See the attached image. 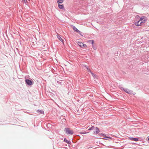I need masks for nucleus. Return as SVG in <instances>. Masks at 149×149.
I'll return each mask as SVG.
<instances>
[{"label":"nucleus","instance_id":"obj_1","mask_svg":"<svg viewBox=\"0 0 149 149\" xmlns=\"http://www.w3.org/2000/svg\"><path fill=\"white\" fill-rule=\"evenodd\" d=\"M146 21V17L144 16H142L140 17L139 21L135 22L134 24L136 26H141L142 24L145 23Z\"/></svg>","mask_w":149,"mask_h":149},{"label":"nucleus","instance_id":"obj_2","mask_svg":"<svg viewBox=\"0 0 149 149\" xmlns=\"http://www.w3.org/2000/svg\"><path fill=\"white\" fill-rule=\"evenodd\" d=\"M65 130L66 133L67 134H73V131L69 128H66Z\"/></svg>","mask_w":149,"mask_h":149},{"label":"nucleus","instance_id":"obj_3","mask_svg":"<svg viewBox=\"0 0 149 149\" xmlns=\"http://www.w3.org/2000/svg\"><path fill=\"white\" fill-rule=\"evenodd\" d=\"M77 44L81 47L85 48L87 47V45H86L84 44L82 42H77Z\"/></svg>","mask_w":149,"mask_h":149},{"label":"nucleus","instance_id":"obj_4","mask_svg":"<svg viewBox=\"0 0 149 149\" xmlns=\"http://www.w3.org/2000/svg\"><path fill=\"white\" fill-rule=\"evenodd\" d=\"M25 81L26 83L29 85H31L32 84V81L29 79H26Z\"/></svg>","mask_w":149,"mask_h":149},{"label":"nucleus","instance_id":"obj_5","mask_svg":"<svg viewBox=\"0 0 149 149\" xmlns=\"http://www.w3.org/2000/svg\"><path fill=\"white\" fill-rule=\"evenodd\" d=\"M73 29L75 31L78 33L79 34H80V32L75 26H74L73 27Z\"/></svg>","mask_w":149,"mask_h":149},{"label":"nucleus","instance_id":"obj_6","mask_svg":"<svg viewBox=\"0 0 149 149\" xmlns=\"http://www.w3.org/2000/svg\"><path fill=\"white\" fill-rule=\"evenodd\" d=\"M86 68L87 69V71L88 72L89 71V72H90L91 73L92 76L93 77H95V76H96L95 74L93 73H92L91 72V71L87 67H86Z\"/></svg>","mask_w":149,"mask_h":149},{"label":"nucleus","instance_id":"obj_7","mask_svg":"<svg viewBox=\"0 0 149 149\" xmlns=\"http://www.w3.org/2000/svg\"><path fill=\"white\" fill-rule=\"evenodd\" d=\"M124 91L127 93L130 94L132 93L131 91L128 89H123Z\"/></svg>","mask_w":149,"mask_h":149},{"label":"nucleus","instance_id":"obj_8","mask_svg":"<svg viewBox=\"0 0 149 149\" xmlns=\"http://www.w3.org/2000/svg\"><path fill=\"white\" fill-rule=\"evenodd\" d=\"M100 132V130L99 129L97 128L96 127L95 128V131L94 132V133L95 134H98Z\"/></svg>","mask_w":149,"mask_h":149},{"label":"nucleus","instance_id":"obj_9","mask_svg":"<svg viewBox=\"0 0 149 149\" xmlns=\"http://www.w3.org/2000/svg\"><path fill=\"white\" fill-rule=\"evenodd\" d=\"M57 38H58L63 43V40L62 39V38H61V37L58 35H57Z\"/></svg>","mask_w":149,"mask_h":149},{"label":"nucleus","instance_id":"obj_10","mask_svg":"<svg viewBox=\"0 0 149 149\" xmlns=\"http://www.w3.org/2000/svg\"><path fill=\"white\" fill-rule=\"evenodd\" d=\"M130 139L134 141H137L139 140V139L137 138H130Z\"/></svg>","mask_w":149,"mask_h":149},{"label":"nucleus","instance_id":"obj_11","mask_svg":"<svg viewBox=\"0 0 149 149\" xmlns=\"http://www.w3.org/2000/svg\"><path fill=\"white\" fill-rule=\"evenodd\" d=\"M58 7L61 9H62L64 8V6L63 5L58 4Z\"/></svg>","mask_w":149,"mask_h":149},{"label":"nucleus","instance_id":"obj_12","mask_svg":"<svg viewBox=\"0 0 149 149\" xmlns=\"http://www.w3.org/2000/svg\"><path fill=\"white\" fill-rule=\"evenodd\" d=\"M64 141L66 142L68 144H70V141L67 140L66 138H65L64 139Z\"/></svg>","mask_w":149,"mask_h":149},{"label":"nucleus","instance_id":"obj_13","mask_svg":"<svg viewBox=\"0 0 149 149\" xmlns=\"http://www.w3.org/2000/svg\"><path fill=\"white\" fill-rule=\"evenodd\" d=\"M63 2V0H58L57 1V3H61Z\"/></svg>","mask_w":149,"mask_h":149},{"label":"nucleus","instance_id":"obj_14","mask_svg":"<svg viewBox=\"0 0 149 149\" xmlns=\"http://www.w3.org/2000/svg\"><path fill=\"white\" fill-rule=\"evenodd\" d=\"M100 135L101 136H102L103 137H107V138H109L108 137H106V135L103 134H100Z\"/></svg>","mask_w":149,"mask_h":149},{"label":"nucleus","instance_id":"obj_15","mask_svg":"<svg viewBox=\"0 0 149 149\" xmlns=\"http://www.w3.org/2000/svg\"><path fill=\"white\" fill-rule=\"evenodd\" d=\"M94 128V127L93 126H92L91 128H90L89 129H88V130H93V129Z\"/></svg>","mask_w":149,"mask_h":149},{"label":"nucleus","instance_id":"obj_16","mask_svg":"<svg viewBox=\"0 0 149 149\" xmlns=\"http://www.w3.org/2000/svg\"><path fill=\"white\" fill-rule=\"evenodd\" d=\"M23 2L25 4H26L28 2L27 0H23Z\"/></svg>","mask_w":149,"mask_h":149},{"label":"nucleus","instance_id":"obj_17","mask_svg":"<svg viewBox=\"0 0 149 149\" xmlns=\"http://www.w3.org/2000/svg\"><path fill=\"white\" fill-rule=\"evenodd\" d=\"M87 133H88V132H87ZM80 133L81 134H84L87 133L86 132H80Z\"/></svg>","mask_w":149,"mask_h":149},{"label":"nucleus","instance_id":"obj_18","mask_svg":"<svg viewBox=\"0 0 149 149\" xmlns=\"http://www.w3.org/2000/svg\"><path fill=\"white\" fill-rule=\"evenodd\" d=\"M38 111L40 112L41 113H43V111H41V110H38Z\"/></svg>","mask_w":149,"mask_h":149},{"label":"nucleus","instance_id":"obj_19","mask_svg":"<svg viewBox=\"0 0 149 149\" xmlns=\"http://www.w3.org/2000/svg\"><path fill=\"white\" fill-rule=\"evenodd\" d=\"M89 41H91L92 42V44L93 45V43H94V41H93V40H89Z\"/></svg>","mask_w":149,"mask_h":149},{"label":"nucleus","instance_id":"obj_20","mask_svg":"<svg viewBox=\"0 0 149 149\" xmlns=\"http://www.w3.org/2000/svg\"><path fill=\"white\" fill-rule=\"evenodd\" d=\"M136 18H139V16H138V15H137V16H136Z\"/></svg>","mask_w":149,"mask_h":149},{"label":"nucleus","instance_id":"obj_21","mask_svg":"<svg viewBox=\"0 0 149 149\" xmlns=\"http://www.w3.org/2000/svg\"><path fill=\"white\" fill-rule=\"evenodd\" d=\"M148 141H149V138H148Z\"/></svg>","mask_w":149,"mask_h":149},{"label":"nucleus","instance_id":"obj_22","mask_svg":"<svg viewBox=\"0 0 149 149\" xmlns=\"http://www.w3.org/2000/svg\"><path fill=\"white\" fill-rule=\"evenodd\" d=\"M43 46H44V47H45V45H44Z\"/></svg>","mask_w":149,"mask_h":149}]
</instances>
